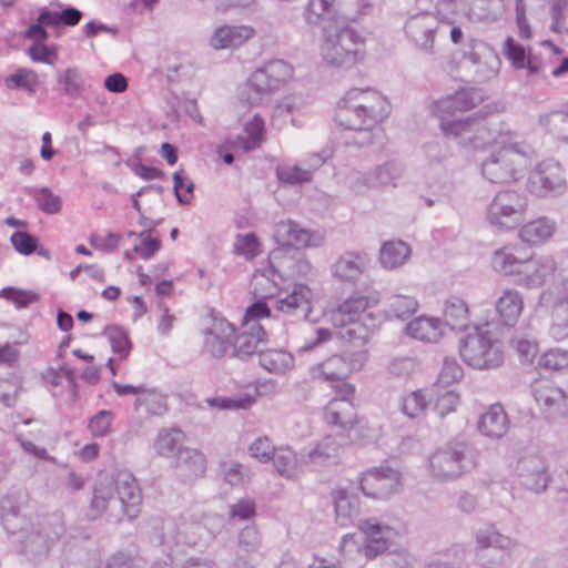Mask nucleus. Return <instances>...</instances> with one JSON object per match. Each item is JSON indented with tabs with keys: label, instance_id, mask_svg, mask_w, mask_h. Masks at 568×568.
<instances>
[{
	"label": "nucleus",
	"instance_id": "15",
	"mask_svg": "<svg viewBox=\"0 0 568 568\" xmlns=\"http://www.w3.org/2000/svg\"><path fill=\"white\" fill-rule=\"evenodd\" d=\"M524 258L517 271V283L526 287H539L546 282V278L556 270L555 260L550 256L535 257L531 254L524 253Z\"/></svg>",
	"mask_w": 568,
	"mask_h": 568
},
{
	"label": "nucleus",
	"instance_id": "61",
	"mask_svg": "<svg viewBox=\"0 0 568 568\" xmlns=\"http://www.w3.org/2000/svg\"><path fill=\"white\" fill-rule=\"evenodd\" d=\"M114 418L112 410L101 409L89 419L88 429L93 437H104L110 434Z\"/></svg>",
	"mask_w": 568,
	"mask_h": 568
},
{
	"label": "nucleus",
	"instance_id": "18",
	"mask_svg": "<svg viewBox=\"0 0 568 568\" xmlns=\"http://www.w3.org/2000/svg\"><path fill=\"white\" fill-rule=\"evenodd\" d=\"M48 7H41V11L50 23L55 37H60L64 28L77 27L84 17V12L71 4H64L59 0H52Z\"/></svg>",
	"mask_w": 568,
	"mask_h": 568
},
{
	"label": "nucleus",
	"instance_id": "1",
	"mask_svg": "<svg viewBox=\"0 0 568 568\" xmlns=\"http://www.w3.org/2000/svg\"><path fill=\"white\" fill-rule=\"evenodd\" d=\"M363 93L352 89L343 97L336 108L334 121L343 130L357 132L352 144L363 148L374 143L376 126L389 114V106L382 97H376V104L354 103Z\"/></svg>",
	"mask_w": 568,
	"mask_h": 568
},
{
	"label": "nucleus",
	"instance_id": "29",
	"mask_svg": "<svg viewBox=\"0 0 568 568\" xmlns=\"http://www.w3.org/2000/svg\"><path fill=\"white\" fill-rule=\"evenodd\" d=\"M339 329L335 333L337 338L342 342L344 351L363 352L365 354V362L368 361L367 344L369 338L367 331L359 325V321H352L343 325H335Z\"/></svg>",
	"mask_w": 568,
	"mask_h": 568
},
{
	"label": "nucleus",
	"instance_id": "40",
	"mask_svg": "<svg viewBox=\"0 0 568 568\" xmlns=\"http://www.w3.org/2000/svg\"><path fill=\"white\" fill-rule=\"evenodd\" d=\"M114 497L113 481L108 484L98 483L93 486L92 498L87 513L90 520L100 518L108 509L109 501Z\"/></svg>",
	"mask_w": 568,
	"mask_h": 568
},
{
	"label": "nucleus",
	"instance_id": "23",
	"mask_svg": "<svg viewBox=\"0 0 568 568\" xmlns=\"http://www.w3.org/2000/svg\"><path fill=\"white\" fill-rule=\"evenodd\" d=\"M331 498L334 505L336 523L341 527L349 526L359 516L358 495L349 491L346 487L332 489Z\"/></svg>",
	"mask_w": 568,
	"mask_h": 568
},
{
	"label": "nucleus",
	"instance_id": "14",
	"mask_svg": "<svg viewBox=\"0 0 568 568\" xmlns=\"http://www.w3.org/2000/svg\"><path fill=\"white\" fill-rule=\"evenodd\" d=\"M516 471L519 484L536 494L545 491L551 480L546 462L537 455L520 458Z\"/></svg>",
	"mask_w": 568,
	"mask_h": 568
},
{
	"label": "nucleus",
	"instance_id": "13",
	"mask_svg": "<svg viewBox=\"0 0 568 568\" xmlns=\"http://www.w3.org/2000/svg\"><path fill=\"white\" fill-rule=\"evenodd\" d=\"M363 352L344 351L317 364L318 376L325 382L346 381L352 373L365 366Z\"/></svg>",
	"mask_w": 568,
	"mask_h": 568
},
{
	"label": "nucleus",
	"instance_id": "2",
	"mask_svg": "<svg viewBox=\"0 0 568 568\" xmlns=\"http://www.w3.org/2000/svg\"><path fill=\"white\" fill-rule=\"evenodd\" d=\"M65 527L59 513L44 515L36 524L29 521L21 529L8 536L16 554L29 561L39 562L45 559L51 547L64 535Z\"/></svg>",
	"mask_w": 568,
	"mask_h": 568
},
{
	"label": "nucleus",
	"instance_id": "11",
	"mask_svg": "<svg viewBox=\"0 0 568 568\" xmlns=\"http://www.w3.org/2000/svg\"><path fill=\"white\" fill-rule=\"evenodd\" d=\"M566 187L564 169L559 162L546 160L529 172L527 189L538 197L561 195Z\"/></svg>",
	"mask_w": 568,
	"mask_h": 568
},
{
	"label": "nucleus",
	"instance_id": "54",
	"mask_svg": "<svg viewBox=\"0 0 568 568\" xmlns=\"http://www.w3.org/2000/svg\"><path fill=\"white\" fill-rule=\"evenodd\" d=\"M0 297L12 303L18 310L27 308L40 300L37 292L14 286H6L0 290Z\"/></svg>",
	"mask_w": 568,
	"mask_h": 568
},
{
	"label": "nucleus",
	"instance_id": "55",
	"mask_svg": "<svg viewBox=\"0 0 568 568\" xmlns=\"http://www.w3.org/2000/svg\"><path fill=\"white\" fill-rule=\"evenodd\" d=\"M347 432L349 439L359 445L373 443L378 437L377 429L365 417H355Z\"/></svg>",
	"mask_w": 568,
	"mask_h": 568
},
{
	"label": "nucleus",
	"instance_id": "36",
	"mask_svg": "<svg viewBox=\"0 0 568 568\" xmlns=\"http://www.w3.org/2000/svg\"><path fill=\"white\" fill-rule=\"evenodd\" d=\"M184 433L179 427L161 428L154 440V449L162 457H173L179 449L186 448L183 446Z\"/></svg>",
	"mask_w": 568,
	"mask_h": 568
},
{
	"label": "nucleus",
	"instance_id": "16",
	"mask_svg": "<svg viewBox=\"0 0 568 568\" xmlns=\"http://www.w3.org/2000/svg\"><path fill=\"white\" fill-rule=\"evenodd\" d=\"M267 345L268 333L262 324H254L253 327L243 328L241 333L233 335L230 357L247 362L254 355H258L261 348Z\"/></svg>",
	"mask_w": 568,
	"mask_h": 568
},
{
	"label": "nucleus",
	"instance_id": "7",
	"mask_svg": "<svg viewBox=\"0 0 568 568\" xmlns=\"http://www.w3.org/2000/svg\"><path fill=\"white\" fill-rule=\"evenodd\" d=\"M293 67L282 59H274L257 68L247 79V103L258 105L264 98L278 91L293 77Z\"/></svg>",
	"mask_w": 568,
	"mask_h": 568
},
{
	"label": "nucleus",
	"instance_id": "60",
	"mask_svg": "<svg viewBox=\"0 0 568 568\" xmlns=\"http://www.w3.org/2000/svg\"><path fill=\"white\" fill-rule=\"evenodd\" d=\"M235 253L253 260L261 254V241L254 232L237 234L235 240Z\"/></svg>",
	"mask_w": 568,
	"mask_h": 568
},
{
	"label": "nucleus",
	"instance_id": "10",
	"mask_svg": "<svg viewBox=\"0 0 568 568\" xmlns=\"http://www.w3.org/2000/svg\"><path fill=\"white\" fill-rule=\"evenodd\" d=\"M358 484L366 497L387 500L399 491L402 474L384 462L364 470L358 477Z\"/></svg>",
	"mask_w": 568,
	"mask_h": 568
},
{
	"label": "nucleus",
	"instance_id": "37",
	"mask_svg": "<svg viewBox=\"0 0 568 568\" xmlns=\"http://www.w3.org/2000/svg\"><path fill=\"white\" fill-rule=\"evenodd\" d=\"M403 173V165L395 160H389L367 173L366 182L373 187L395 185V182L402 178Z\"/></svg>",
	"mask_w": 568,
	"mask_h": 568
},
{
	"label": "nucleus",
	"instance_id": "4",
	"mask_svg": "<svg viewBox=\"0 0 568 568\" xmlns=\"http://www.w3.org/2000/svg\"><path fill=\"white\" fill-rule=\"evenodd\" d=\"M534 153L531 146L524 143L500 148L483 161L481 174L494 184L516 182L524 176Z\"/></svg>",
	"mask_w": 568,
	"mask_h": 568
},
{
	"label": "nucleus",
	"instance_id": "5",
	"mask_svg": "<svg viewBox=\"0 0 568 568\" xmlns=\"http://www.w3.org/2000/svg\"><path fill=\"white\" fill-rule=\"evenodd\" d=\"M458 349L463 362L475 369H493L504 363L503 343L477 324L459 338Z\"/></svg>",
	"mask_w": 568,
	"mask_h": 568
},
{
	"label": "nucleus",
	"instance_id": "50",
	"mask_svg": "<svg viewBox=\"0 0 568 568\" xmlns=\"http://www.w3.org/2000/svg\"><path fill=\"white\" fill-rule=\"evenodd\" d=\"M539 124L562 141L568 142V112L551 111L539 116Z\"/></svg>",
	"mask_w": 568,
	"mask_h": 568
},
{
	"label": "nucleus",
	"instance_id": "3",
	"mask_svg": "<svg viewBox=\"0 0 568 568\" xmlns=\"http://www.w3.org/2000/svg\"><path fill=\"white\" fill-rule=\"evenodd\" d=\"M364 47L365 38L347 17L335 20L333 24L323 26L321 53L327 64L351 69L364 59Z\"/></svg>",
	"mask_w": 568,
	"mask_h": 568
},
{
	"label": "nucleus",
	"instance_id": "52",
	"mask_svg": "<svg viewBox=\"0 0 568 568\" xmlns=\"http://www.w3.org/2000/svg\"><path fill=\"white\" fill-rule=\"evenodd\" d=\"M173 194L180 205H189L194 197L195 184L183 169L172 174Z\"/></svg>",
	"mask_w": 568,
	"mask_h": 568
},
{
	"label": "nucleus",
	"instance_id": "35",
	"mask_svg": "<svg viewBox=\"0 0 568 568\" xmlns=\"http://www.w3.org/2000/svg\"><path fill=\"white\" fill-rule=\"evenodd\" d=\"M525 251L516 246H504L491 256L493 268L503 275H516Z\"/></svg>",
	"mask_w": 568,
	"mask_h": 568
},
{
	"label": "nucleus",
	"instance_id": "44",
	"mask_svg": "<svg viewBox=\"0 0 568 568\" xmlns=\"http://www.w3.org/2000/svg\"><path fill=\"white\" fill-rule=\"evenodd\" d=\"M275 266L285 267L290 271V275L307 280L312 274L313 266L305 257V254L300 251V254H285L282 258H277Z\"/></svg>",
	"mask_w": 568,
	"mask_h": 568
},
{
	"label": "nucleus",
	"instance_id": "28",
	"mask_svg": "<svg viewBox=\"0 0 568 568\" xmlns=\"http://www.w3.org/2000/svg\"><path fill=\"white\" fill-rule=\"evenodd\" d=\"M377 300H373L366 295L354 294L341 303L332 314L334 325H343L353 320L359 321L366 310L376 304Z\"/></svg>",
	"mask_w": 568,
	"mask_h": 568
},
{
	"label": "nucleus",
	"instance_id": "48",
	"mask_svg": "<svg viewBox=\"0 0 568 568\" xmlns=\"http://www.w3.org/2000/svg\"><path fill=\"white\" fill-rule=\"evenodd\" d=\"M255 396L242 393L235 396H215L206 399L210 407L221 410L248 409L255 403Z\"/></svg>",
	"mask_w": 568,
	"mask_h": 568
},
{
	"label": "nucleus",
	"instance_id": "25",
	"mask_svg": "<svg viewBox=\"0 0 568 568\" xmlns=\"http://www.w3.org/2000/svg\"><path fill=\"white\" fill-rule=\"evenodd\" d=\"M368 263L366 253L347 251L334 263L332 272L343 282H354L366 270Z\"/></svg>",
	"mask_w": 568,
	"mask_h": 568
},
{
	"label": "nucleus",
	"instance_id": "51",
	"mask_svg": "<svg viewBox=\"0 0 568 568\" xmlns=\"http://www.w3.org/2000/svg\"><path fill=\"white\" fill-rule=\"evenodd\" d=\"M439 118V128L444 135L458 138L462 134L469 132L470 126L475 120L473 115L458 118L449 114H437Z\"/></svg>",
	"mask_w": 568,
	"mask_h": 568
},
{
	"label": "nucleus",
	"instance_id": "31",
	"mask_svg": "<svg viewBox=\"0 0 568 568\" xmlns=\"http://www.w3.org/2000/svg\"><path fill=\"white\" fill-rule=\"evenodd\" d=\"M254 34L247 26H222L214 31L211 44L215 49L237 48Z\"/></svg>",
	"mask_w": 568,
	"mask_h": 568
},
{
	"label": "nucleus",
	"instance_id": "20",
	"mask_svg": "<svg viewBox=\"0 0 568 568\" xmlns=\"http://www.w3.org/2000/svg\"><path fill=\"white\" fill-rule=\"evenodd\" d=\"M93 78L77 67L67 68L57 78L58 92L70 99H79L92 89Z\"/></svg>",
	"mask_w": 568,
	"mask_h": 568
},
{
	"label": "nucleus",
	"instance_id": "39",
	"mask_svg": "<svg viewBox=\"0 0 568 568\" xmlns=\"http://www.w3.org/2000/svg\"><path fill=\"white\" fill-rule=\"evenodd\" d=\"M425 18V14L415 17L412 21L405 24V34L410 38L416 45L428 53L434 52L435 42V29L425 27L420 23V19Z\"/></svg>",
	"mask_w": 568,
	"mask_h": 568
},
{
	"label": "nucleus",
	"instance_id": "22",
	"mask_svg": "<svg viewBox=\"0 0 568 568\" xmlns=\"http://www.w3.org/2000/svg\"><path fill=\"white\" fill-rule=\"evenodd\" d=\"M497 324L505 328H514L524 310L521 293L516 290H505L495 303Z\"/></svg>",
	"mask_w": 568,
	"mask_h": 568
},
{
	"label": "nucleus",
	"instance_id": "8",
	"mask_svg": "<svg viewBox=\"0 0 568 568\" xmlns=\"http://www.w3.org/2000/svg\"><path fill=\"white\" fill-rule=\"evenodd\" d=\"M273 237L277 246L273 248L268 254V266L263 272L264 276L267 272L273 276L278 275L282 277L281 273L275 266L277 258H282L285 254H300L301 248L316 245L311 243L313 232L302 227L300 223L291 219L280 221L275 224Z\"/></svg>",
	"mask_w": 568,
	"mask_h": 568
},
{
	"label": "nucleus",
	"instance_id": "47",
	"mask_svg": "<svg viewBox=\"0 0 568 568\" xmlns=\"http://www.w3.org/2000/svg\"><path fill=\"white\" fill-rule=\"evenodd\" d=\"M28 194L32 195L37 207L45 214H58L62 209L61 197L55 195L48 186L28 189Z\"/></svg>",
	"mask_w": 568,
	"mask_h": 568
},
{
	"label": "nucleus",
	"instance_id": "63",
	"mask_svg": "<svg viewBox=\"0 0 568 568\" xmlns=\"http://www.w3.org/2000/svg\"><path fill=\"white\" fill-rule=\"evenodd\" d=\"M212 325L204 331L205 336L221 335L223 337L233 336L236 332L234 324L230 323L222 314L214 308H210L207 314Z\"/></svg>",
	"mask_w": 568,
	"mask_h": 568
},
{
	"label": "nucleus",
	"instance_id": "49",
	"mask_svg": "<svg viewBox=\"0 0 568 568\" xmlns=\"http://www.w3.org/2000/svg\"><path fill=\"white\" fill-rule=\"evenodd\" d=\"M477 551H485L496 547L508 548L510 546L509 537L497 531L495 526H487L476 532Z\"/></svg>",
	"mask_w": 568,
	"mask_h": 568
},
{
	"label": "nucleus",
	"instance_id": "57",
	"mask_svg": "<svg viewBox=\"0 0 568 568\" xmlns=\"http://www.w3.org/2000/svg\"><path fill=\"white\" fill-rule=\"evenodd\" d=\"M428 406L422 389L412 390L400 397V412L409 419L416 418Z\"/></svg>",
	"mask_w": 568,
	"mask_h": 568
},
{
	"label": "nucleus",
	"instance_id": "6",
	"mask_svg": "<svg viewBox=\"0 0 568 568\" xmlns=\"http://www.w3.org/2000/svg\"><path fill=\"white\" fill-rule=\"evenodd\" d=\"M527 197L516 190L499 191L486 209V220L497 232H508L525 222Z\"/></svg>",
	"mask_w": 568,
	"mask_h": 568
},
{
	"label": "nucleus",
	"instance_id": "53",
	"mask_svg": "<svg viewBox=\"0 0 568 568\" xmlns=\"http://www.w3.org/2000/svg\"><path fill=\"white\" fill-rule=\"evenodd\" d=\"M273 293L261 295L260 298L250 304L243 315L242 328L253 327L254 324H261V318L271 316L272 311L266 302L267 298L273 297Z\"/></svg>",
	"mask_w": 568,
	"mask_h": 568
},
{
	"label": "nucleus",
	"instance_id": "33",
	"mask_svg": "<svg viewBox=\"0 0 568 568\" xmlns=\"http://www.w3.org/2000/svg\"><path fill=\"white\" fill-rule=\"evenodd\" d=\"M412 253L410 246L402 240L386 241L379 248V263L386 270L402 266Z\"/></svg>",
	"mask_w": 568,
	"mask_h": 568
},
{
	"label": "nucleus",
	"instance_id": "41",
	"mask_svg": "<svg viewBox=\"0 0 568 568\" xmlns=\"http://www.w3.org/2000/svg\"><path fill=\"white\" fill-rule=\"evenodd\" d=\"M103 334L108 336L112 352L118 354L120 359H125L130 355L133 344L125 327L119 324H109L104 327Z\"/></svg>",
	"mask_w": 568,
	"mask_h": 568
},
{
	"label": "nucleus",
	"instance_id": "64",
	"mask_svg": "<svg viewBox=\"0 0 568 568\" xmlns=\"http://www.w3.org/2000/svg\"><path fill=\"white\" fill-rule=\"evenodd\" d=\"M508 548L496 547L485 551H477V558L483 568H503L506 566L509 554Z\"/></svg>",
	"mask_w": 568,
	"mask_h": 568
},
{
	"label": "nucleus",
	"instance_id": "38",
	"mask_svg": "<svg viewBox=\"0 0 568 568\" xmlns=\"http://www.w3.org/2000/svg\"><path fill=\"white\" fill-rule=\"evenodd\" d=\"M3 83L8 90L24 91L32 97L37 93L39 85L38 73L29 68H18L14 72L6 75Z\"/></svg>",
	"mask_w": 568,
	"mask_h": 568
},
{
	"label": "nucleus",
	"instance_id": "42",
	"mask_svg": "<svg viewBox=\"0 0 568 568\" xmlns=\"http://www.w3.org/2000/svg\"><path fill=\"white\" fill-rule=\"evenodd\" d=\"M419 307L418 301L413 296L395 295L389 298L387 307L384 310L386 317L405 321L409 318Z\"/></svg>",
	"mask_w": 568,
	"mask_h": 568
},
{
	"label": "nucleus",
	"instance_id": "12",
	"mask_svg": "<svg viewBox=\"0 0 568 568\" xmlns=\"http://www.w3.org/2000/svg\"><path fill=\"white\" fill-rule=\"evenodd\" d=\"M172 475L182 485H193L203 478L207 470V458L196 448H182L175 454L171 463Z\"/></svg>",
	"mask_w": 568,
	"mask_h": 568
},
{
	"label": "nucleus",
	"instance_id": "19",
	"mask_svg": "<svg viewBox=\"0 0 568 568\" xmlns=\"http://www.w3.org/2000/svg\"><path fill=\"white\" fill-rule=\"evenodd\" d=\"M403 332L419 342L437 343L444 335V323L439 317L422 314L410 320Z\"/></svg>",
	"mask_w": 568,
	"mask_h": 568
},
{
	"label": "nucleus",
	"instance_id": "27",
	"mask_svg": "<svg viewBox=\"0 0 568 568\" xmlns=\"http://www.w3.org/2000/svg\"><path fill=\"white\" fill-rule=\"evenodd\" d=\"M477 428L480 434L490 438L503 437L509 428V419L501 404L496 403L488 407L478 419Z\"/></svg>",
	"mask_w": 568,
	"mask_h": 568
},
{
	"label": "nucleus",
	"instance_id": "21",
	"mask_svg": "<svg viewBox=\"0 0 568 568\" xmlns=\"http://www.w3.org/2000/svg\"><path fill=\"white\" fill-rule=\"evenodd\" d=\"M114 493L122 505L123 514L129 520L138 518L142 505V491L136 479L129 475L113 483Z\"/></svg>",
	"mask_w": 568,
	"mask_h": 568
},
{
	"label": "nucleus",
	"instance_id": "58",
	"mask_svg": "<svg viewBox=\"0 0 568 568\" xmlns=\"http://www.w3.org/2000/svg\"><path fill=\"white\" fill-rule=\"evenodd\" d=\"M49 28L50 23L47 20L43 12L41 11V9L39 8L36 21H33L27 27V29L22 33V37L24 39L32 41V44L30 47H38V44L47 42L50 38V33L48 31Z\"/></svg>",
	"mask_w": 568,
	"mask_h": 568
},
{
	"label": "nucleus",
	"instance_id": "30",
	"mask_svg": "<svg viewBox=\"0 0 568 568\" xmlns=\"http://www.w3.org/2000/svg\"><path fill=\"white\" fill-rule=\"evenodd\" d=\"M444 327L453 331H467L469 327V307L466 301L452 295L444 302Z\"/></svg>",
	"mask_w": 568,
	"mask_h": 568
},
{
	"label": "nucleus",
	"instance_id": "62",
	"mask_svg": "<svg viewBox=\"0 0 568 568\" xmlns=\"http://www.w3.org/2000/svg\"><path fill=\"white\" fill-rule=\"evenodd\" d=\"M10 242L19 254L29 256L34 254L40 240L28 231H16L11 234Z\"/></svg>",
	"mask_w": 568,
	"mask_h": 568
},
{
	"label": "nucleus",
	"instance_id": "26",
	"mask_svg": "<svg viewBox=\"0 0 568 568\" xmlns=\"http://www.w3.org/2000/svg\"><path fill=\"white\" fill-rule=\"evenodd\" d=\"M30 520L21 514V501L18 493H8L0 498V523L7 536L21 529Z\"/></svg>",
	"mask_w": 568,
	"mask_h": 568
},
{
	"label": "nucleus",
	"instance_id": "34",
	"mask_svg": "<svg viewBox=\"0 0 568 568\" xmlns=\"http://www.w3.org/2000/svg\"><path fill=\"white\" fill-rule=\"evenodd\" d=\"M356 417L352 402L329 400L324 409V420L328 426L347 430Z\"/></svg>",
	"mask_w": 568,
	"mask_h": 568
},
{
	"label": "nucleus",
	"instance_id": "43",
	"mask_svg": "<svg viewBox=\"0 0 568 568\" xmlns=\"http://www.w3.org/2000/svg\"><path fill=\"white\" fill-rule=\"evenodd\" d=\"M293 362V357L287 353L278 349H271L263 346L258 353V363L261 367L270 373H277L287 367Z\"/></svg>",
	"mask_w": 568,
	"mask_h": 568
},
{
	"label": "nucleus",
	"instance_id": "17",
	"mask_svg": "<svg viewBox=\"0 0 568 568\" xmlns=\"http://www.w3.org/2000/svg\"><path fill=\"white\" fill-rule=\"evenodd\" d=\"M503 54L515 70H526L528 77L540 75L544 71L541 58L508 36L503 43Z\"/></svg>",
	"mask_w": 568,
	"mask_h": 568
},
{
	"label": "nucleus",
	"instance_id": "24",
	"mask_svg": "<svg viewBox=\"0 0 568 568\" xmlns=\"http://www.w3.org/2000/svg\"><path fill=\"white\" fill-rule=\"evenodd\" d=\"M478 92L475 88H459L435 103L437 114L455 115L457 112H466L477 105Z\"/></svg>",
	"mask_w": 568,
	"mask_h": 568
},
{
	"label": "nucleus",
	"instance_id": "32",
	"mask_svg": "<svg viewBox=\"0 0 568 568\" xmlns=\"http://www.w3.org/2000/svg\"><path fill=\"white\" fill-rule=\"evenodd\" d=\"M556 230L554 221L546 216L525 223L519 230V237L530 246L544 244Z\"/></svg>",
	"mask_w": 568,
	"mask_h": 568
},
{
	"label": "nucleus",
	"instance_id": "46",
	"mask_svg": "<svg viewBox=\"0 0 568 568\" xmlns=\"http://www.w3.org/2000/svg\"><path fill=\"white\" fill-rule=\"evenodd\" d=\"M537 400L542 402L544 414L548 420L555 422L568 414L567 397L560 389L555 390L554 395H540Z\"/></svg>",
	"mask_w": 568,
	"mask_h": 568
},
{
	"label": "nucleus",
	"instance_id": "45",
	"mask_svg": "<svg viewBox=\"0 0 568 568\" xmlns=\"http://www.w3.org/2000/svg\"><path fill=\"white\" fill-rule=\"evenodd\" d=\"M550 334L558 341L568 338V297L552 305Z\"/></svg>",
	"mask_w": 568,
	"mask_h": 568
},
{
	"label": "nucleus",
	"instance_id": "59",
	"mask_svg": "<svg viewBox=\"0 0 568 568\" xmlns=\"http://www.w3.org/2000/svg\"><path fill=\"white\" fill-rule=\"evenodd\" d=\"M276 178L282 184L298 185L311 182L313 173L310 170H303L298 165H280L276 168Z\"/></svg>",
	"mask_w": 568,
	"mask_h": 568
},
{
	"label": "nucleus",
	"instance_id": "56",
	"mask_svg": "<svg viewBox=\"0 0 568 568\" xmlns=\"http://www.w3.org/2000/svg\"><path fill=\"white\" fill-rule=\"evenodd\" d=\"M311 290L306 284L295 283L293 291L276 302V308L281 312H292L303 303H308Z\"/></svg>",
	"mask_w": 568,
	"mask_h": 568
},
{
	"label": "nucleus",
	"instance_id": "9",
	"mask_svg": "<svg viewBox=\"0 0 568 568\" xmlns=\"http://www.w3.org/2000/svg\"><path fill=\"white\" fill-rule=\"evenodd\" d=\"M470 452V447L464 442H448L429 456L430 473L442 479L460 477L474 467Z\"/></svg>",
	"mask_w": 568,
	"mask_h": 568
}]
</instances>
